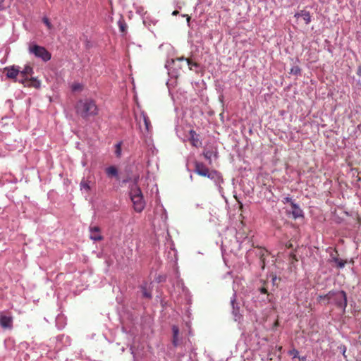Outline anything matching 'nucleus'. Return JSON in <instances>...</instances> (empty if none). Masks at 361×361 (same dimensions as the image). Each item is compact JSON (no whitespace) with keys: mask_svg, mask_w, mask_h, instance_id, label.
<instances>
[{"mask_svg":"<svg viewBox=\"0 0 361 361\" xmlns=\"http://www.w3.org/2000/svg\"><path fill=\"white\" fill-rule=\"evenodd\" d=\"M75 109L76 114L83 118L97 116L99 113V108L95 102L89 98L78 100Z\"/></svg>","mask_w":361,"mask_h":361,"instance_id":"f257e3e1","label":"nucleus"},{"mask_svg":"<svg viewBox=\"0 0 361 361\" xmlns=\"http://www.w3.org/2000/svg\"><path fill=\"white\" fill-rule=\"evenodd\" d=\"M319 300H326L327 304H333L345 311L347 306L346 293L343 290H331L327 294L319 296Z\"/></svg>","mask_w":361,"mask_h":361,"instance_id":"f03ea898","label":"nucleus"},{"mask_svg":"<svg viewBox=\"0 0 361 361\" xmlns=\"http://www.w3.org/2000/svg\"><path fill=\"white\" fill-rule=\"evenodd\" d=\"M130 196L133 204L134 209L137 212H141L145 208V203L143 200L142 191L136 184L132 186Z\"/></svg>","mask_w":361,"mask_h":361,"instance_id":"7ed1b4c3","label":"nucleus"},{"mask_svg":"<svg viewBox=\"0 0 361 361\" xmlns=\"http://www.w3.org/2000/svg\"><path fill=\"white\" fill-rule=\"evenodd\" d=\"M28 52L36 58L40 59L44 62L49 61L51 58V53L45 47L39 46L35 42L29 43Z\"/></svg>","mask_w":361,"mask_h":361,"instance_id":"20e7f679","label":"nucleus"},{"mask_svg":"<svg viewBox=\"0 0 361 361\" xmlns=\"http://www.w3.org/2000/svg\"><path fill=\"white\" fill-rule=\"evenodd\" d=\"M137 120L138 121V122L140 123V128L142 130V128L141 126V121H143L145 130L147 133H149L150 131L151 123H150V121H149L148 116L144 111L140 112V117L139 118L137 117Z\"/></svg>","mask_w":361,"mask_h":361,"instance_id":"39448f33","label":"nucleus"},{"mask_svg":"<svg viewBox=\"0 0 361 361\" xmlns=\"http://www.w3.org/2000/svg\"><path fill=\"white\" fill-rule=\"evenodd\" d=\"M90 238L93 241L102 240L103 237L100 233V228L98 226H90Z\"/></svg>","mask_w":361,"mask_h":361,"instance_id":"423d86ee","label":"nucleus"},{"mask_svg":"<svg viewBox=\"0 0 361 361\" xmlns=\"http://www.w3.org/2000/svg\"><path fill=\"white\" fill-rule=\"evenodd\" d=\"M0 325L4 329H11L13 326V318L11 316L0 315Z\"/></svg>","mask_w":361,"mask_h":361,"instance_id":"0eeeda50","label":"nucleus"},{"mask_svg":"<svg viewBox=\"0 0 361 361\" xmlns=\"http://www.w3.org/2000/svg\"><path fill=\"white\" fill-rule=\"evenodd\" d=\"M207 177L212 180L217 187L221 188V184L223 183V179L219 173L216 171H210L209 174L207 176Z\"/></svg>","mask_w":361,"mask_h":361,"instance_id":"6e6552de","label":"nucleus"},{"mask_svg":"<svg viewBox=\"0 0 361 361\" xmlns=\"http://www.w3.org/2000/svg\"><path fill=\"white\" fill-rule=\"evenodd\" d=\"M194 171L198 175L204 177H207V176L210 173L209 169L202 163L200 162L195 163V169Z\"/></svg>","mask_w":361,"mask_h":361,"instance_id":"1a4fd4ad","label":"nucleus"},{"mask_svg":"<svg viewBox=\"0 0 361 361\" xmlns=\"http://www.w3.org/2000/svg\"><path fill=\"white\" fill-rule=\"evenodd\" d=\"M4 70L6 71L7 78L11 79H16L20 73L18 67L15 66L6 67Z\"/></svg>","mask_w":361,"mask_h":361,"instance_id":"9d476101","label":"nucleus"},{"mask_svg":"<svg viewBox=\"0 0 361 361\" xmlns=\"http://www.w3.org/2000/svg\"><path fill=\"white\" fill-rule=\"evenodd\" d=\"M291 207L292 211L290 213L294 219H297L298 218L304 216L303 211L297 203H292Z\"/></svg>","mask_w":361,"mask_h":361,"instance_id":"9b49d317","label":"nucleus"},{"mask_svg":"<svg viewBox=\"0 0 361 361\" xmlns=\"http://www.w3.org/2000/svg\"><path fill=\"white\" fill-rule=\"evenodd\" d=\"M190 140L191 141V143L193 146L197 147L201 145L202 142L201 141L199 140L198 138V135H197V133H195V130H190Z\"/></svg>","mask_w":361,"mask_h":361,"instance_id":"f8f14e48","label":"nucleus"},{"mask_svg":"<svg viewBox=\"0 0 361 361\" xmlns=\"http://www.w3.org/2000/svg\"><path fill=\"white\" fill-rule=\"evenodd\" d=\"M90 183V181L82 179L80 183V190L88 193L91 189Z\"/></svg>","mask_w":361,"mask_h":361,"instance_id":"ddd939ff","label":"nucleus"},{"mask_svg":"<svg viewBox=\"0 0 361 361\" xmlns=\"http://www.w3.org/2000/svg\"><path fill=\"white\" fill-rule=\"evenodd\" d=\"M172 331H173V343L175 346L178 345V335H179V329L177 326H172Z\"/></svg>","mask_w":361,"mask_h":361,"instance_id":"4468645a","label":"nucleus"},{"mask_svg":"<svg viewBox=\"0 0 361 361\" xmlns=\"http://www.w3.org/2000/svg\"><path fill=\"white\" fill-rule=\"evenodd\" d=\"M106 173L108 176L118 177V170L114 166L107 167L106 169Z\"/></svg>","mask_w":361,"mask_h":361,"instance_id":"2eb2a0df","label":"nucleus"},{"mask_svg":"<svg viewBox=\"0 0 361 361\" xmlns=\"http://www.w3.org/2000/svg\"><path fill=\"white\" fill-rule=\"evenodd\" d=\"M301 17H302L303 20H305V23L307 25L311 22V16L309 11H307L305 10L301 11Z\"/></svg>","mask_w":361,"mask_h":361,"instance_id":"dca6fc26","label":"nucleus"},{"mask_svg":"<svg viewBox=\"0 0 361 361\" xmlns=\"http://www.w3.org/2000/svg\"><path fill=\"white\" fill-rule=\"evenodd\" d=\"M235 293H234L233 297L231 298V305L233 307V314L237 317L238 315V307H237L235 308Z\"/></svg>","mask_w":361,"mask_h":361,"instance_id":"f3484780","label":"nucleus"},{"mask_svg":"<svg viewBox=\"0 0 361 361\" xmlns=\"http://www.w3.org/2000/svg\"><path fill=\"white\" fill-rule=\"evenodd\" d=\"M204 158L209 161V163L212 162V159L213 157H215L216 154L213 153L212 151H206L203 153Z\"/></svg>","mask_w":361,"mask_h":361,"instance_id":"a211bd4d","label":"nucleus"},{"mask_svg":"<svg viewBox=\"0 0 361 361\" xmlns=\"http://www.w3.org/2000/svg\"><path fill=\"white\" fill-rule=\"evenodd\" d=\"M300 72H301V70H300V67L298 66H295L290 68V73H291L293 75H298L300 74Z\"/></svg>","mask_w":361,"mask_h":361,"instance_id":"6ab92c4d","label":"nucleus"},{"mask_svg":"<svg viewBox=\"0 0 361 361\" xmlns=\"http://www.w3.org/2000/svg\"><path fill=\"white\" fill-rule=\"evenodd\" d=\"M334 261L336 263L337 267L340 269H343L345 267V262L338 258H334Z\"/></svg>","mask_w":361,"mask_h":361,"instance_id":"aec40b11","label":"nucleus"},{"mask_svg":"<svg viewBox=\"0 0 361 361\" xmlns=\"http://www.w3.org/2000/svg\"><path fill=\"white\" fill-rule=\"evenodd\" d=\"M82 89V85L80 83L75 82L72 84L71 85V90L73 92L80 91Z\"/></svg>","mask_w":361,"mask_h":361,"instance_id":"412c9836","label":"nucleus"},{"mask_svg":"<svg viewBox=\"0 0 361 361\" xmlns=\"http://www.w3.org/2000/svg\"><path fill=\"white\" fill-rule=\"evenodd\" d=\"M32 68L30 66H26L24 68V69L21 71H20V74L22 75H26L27 74H30V73H32Z\"/></svg>","mask_w":361,"mask_h":361,"instance_id":"4be33fe9","label":"nucleus"},{"mask_svg":"<svg viewBox=\"0 0 361 361\" xmlns=\"http://www.w3.org/2000/svg\"><path fill=\"white\" fill-rule=\"evenodd\" d=\"M42 21L45 24L48 30H51L52 29L53 26L47 17H43Z\"/></svg>","mask_w":361,"mask_h":361,"instance_id":"5701e85b","label":"nucleus"},{"mask_svg":"<svg viewBox=\"0 0 361 361\" xmlns=\"http://www.w3.org/2000/svg\"><path fill=\"white\" fill-rule=\"evenodd\" d=\"M186 61H187V63H188V66L190 68V70H195V68H198V65L195 63V62H192L191 61H190L189 59H185Z\"/></svg>","mask_w":361,"mask_h":361,"instance_id":"b1692460","label":"nucleus"},{"mask_svg":"<svg viewBox=\"0 0 361 361\" xmlns=\"http://www.w3.org/2000/svg\"><path fill=\"white\" fill-rule=\"evenodd\" d=\"M115 153L117 157L121 156V142H119L116 145Z\"/></svg>","mask_w":361,"mask_h":361,"instance_id":"393cba45","label":"nucleus"},{"mask_svg":"<svg viewBox=\"0 0 361 361\" xmlns=\"http://www.w3.org/2000/svg\"><path fill=\"white\" fill-rule=\"evenodd\" d=\"M289 355H293V358L298 357L299 358V352L296 349H293L288 352Z\"/></svg>","mask_w":361,"mask_h":361,"instance_id":"a878e982","label":"nucleus"},{"mask_svg":"<svg viewBox=\"0 0 361 361\" xmlns=\"http://www.w3.org/2000/svg\"><path fill=\"white\" fill-rule=\"evenodd\" d=\"M283 203H290V205H292V203H295V201L292 200L291 197H286L283 200Z\"/></svg>","mask_w":361,"mask_h":361,"instance_id":"bb28decb","label":"nucleus"},{"mask_svg":"<svg viewBox=\"0 0 361 361\" xmlns=\"http://www.w3.org/2000/svg\"><path fill=\"white\" fill-rule=\"evenodd\" d=\"M34 87H35L36 88H39L41 85V83L39 80H35V83H34Z\"/></svg>","mask_w":361,"mask_h":361,"instance_id":"cd10ccee","label":"nucleus"},{"mask_svg":"<svg viewBox=\"0 0 361 361\" xmlns=\"http://www.w3.org/2000/svg\"><path fill=\"white\" fill-rule=\"evenodd\" d=\"M5 0H0V11H2L4 7V2Z\"/></svg>","mask_w":361,"mask_h":361,"instance_id":"c85d7f7f","label":"nucleus"},{"mask_svg":"<svg viewBox=\"0 0 361 361\" xmlns=\"http://www.w3.org/2000/svg\"><path fill=\"white\" fill-rule=\"evenodd\" d=\"M299 361H307V357L305 356L299 357Z\"/></svg>","mask_w":361,"mask_h":361,"instance_id":"c756f323","label":"nucleus"},{"mask_svg":"<svg viewBox=\"0 0 361 361\" xmlns=\"http://www.w3.org/2000/svg\"><path fill=\"white\" fill-rule=\"evenodd\" d=\"M294 16L297 18H298L299 17H301V11L300 12L295 13Z\"/></svg>","mask_w":361,"mask_h":361,"instance_id":"7c9ffc66","label":"nucleus"},{"mask_svg":"<svg viewBox=\"0 0 361 361\" xmlns=\"http://www.w3.org/2000/svg\"><path fill=\"white\" fill-rule=\"evenodd\" d=\"M259 290H260V292H261L262 293H267V289H266L265 288H261L259 289Z\"/></svg>","mask_w":361,"mask_h":361,"instance_id":"2f4dec72","label":"nucleus"},{"mask_svg":"<svg viewBox=\"0 0 361 361\" xmlns=\"http://www.w3.org/2000/svg\"><path fill=\"white\" fill-rule=\"evenodd\" d=\"M144 295H145V297H147V298H150L151 297V295L149 294H147V293H146V292L144 293Z\"/></svg>","mask_w":361,"mask_h":361,"instance_id":"473e14b6","label":"nucleus"},{"mask_svg":"<svg viewBox=\"0 0 361 361\" xmlns=\"http://www.w3.org/2000/svg\"><path fill=\"white\" fill-rule=\"evenodd\" d=\"M177 13H178V11H174L172 13V14H173V16L176 15Z\"/></svg>","mask_w":361,"mask_h":361,"instance_id":"72a5a7b5","label":"nucleus"},{"mask_svg":"<svg viewBox=\"0 0 361 361\" xmlns=\"http://www.w3.org/2000/svg\"><path fill=\"white\" fill-rule=\"evenodd\" d=\"M342 351H343V354L344 355L345 352V349H342Z\"/></svg>","mask_w":361,"mask_h":361,"instance_id":"f704fd0d","label":"nucleus"},{"mask_svg":"<svg viewBox=\"0 0 361 361\" xmlns=\"http://www.w3.org/2000/svg\"><path fill=\"white\" fill-rule=\"evenodd\" d=\"M342 351H343V354L344 355L345 352V349H342Z\"/></svg>","mask_w":361,"mask_h":361,"instance_id":"c9c22d12","label":"nucleus"},{"mask_svg":"<svg viewBox=\"0 0 361 361\" xmlns=\"http://www.w3.org/2000/svg\"><path fill=\"white\" fill-rule=\"evenodd\" d=\"M187 20H188V21H189L190 20V17L188 16Z\"/></svg>","mask_w":361,"mask_h":361,"instance_id":"e433bc0d","label":"nucleus"},{"mask_svg":"<svg viewBox=\"0 0 361 361\" xmlns=\"http://www.w3.org/2000/svg\"><path fill=\"white\" fill-rule=\"evenodd\" d=\"M19 82L23 83V80H19Z\"/></svg>","mask_w":361,"mask_h":361,"instance_id":"4c0bfd02","label":"nucleus"}]
</instances>
